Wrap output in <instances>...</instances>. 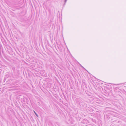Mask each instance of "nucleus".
Here are the masks:
<instances>
[{
    "instance_id": "f257e3e1",
    "label": "nucleus",
    "mask_w": 126,
    "mask_h": 126,
    "mask_svg": "<svg viewBox=\"0 0 126 126\" xmlns=\"http://www.w3.org/2000/svg\"><path fill=\"white\" fill-rule=\"evenodd\" d=\"M34 112L35 114L37 116V114H36V113L35 112V111H34Z\"/></svg>"
}]
</instances>
